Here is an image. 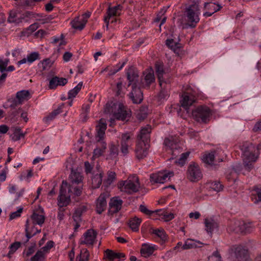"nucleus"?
<instances>
[{
    "label": "nucleus",
    "instance_id": "nucleus-1",
    "mask_svg": "<svg viewBox=\"0 0 261 261\" xmlns=\"http://www.w3.org/2000/svg\"><path fill=\"white\" fill-rule=\"evenodd\" d=\"M244 169L250 171L253 168V164L257 160L261 149V144L257 146L249 142H243L240 145Z\"/></svg>",
    "mask_w": 261,
    "mask_h": 261
},
{
    "label": "nucleus",
    "instance_id": "nucleus-46",
    "mask_svg": "<svg viewBox=\"0 0 261 261\" xmlns=\"http://www.w3.org/2000/svg\"><path fill=\"white\" fill-rule=\"evenodd\" d=\"M166 44L169 48L173 50L174 52L180 47V44L175 42L172 39L166 40Z\"/></svg>",
    "mask_w": 261,
    "mask_h": 261
},
{
    "label": "nucleus",
    "instance_id": "nucleus-45",
    "mask_svg": "<svg viewBox=\"0 0 261 261\" xmlns=\"http://www.w3.org/2000/svg\"><path fill=\"white\" fill-rule=\"evenodd\" d=\"M83 83H79L73 89L70 90L68 94V98L71 99L75 97L82 89Z\"/></svg>",
    "mask_w": 261,
    "mask_h": 261
},
{
    "label": "nucleus",
    "instance_id": "nucleus-62",
    "mask_svg": "<svg viewBox=\"0 0 261 261\" xmlns=\"http://www.w3.org/2000/svg\"><path fill=\"white\" fill-rule=\"evenodd\" d=\"M23 208L19 207L16 212L12 213L10 215V219L13 220L20 216L21 213L22 212Z\"/></svg>",
    "mask_w": 261,
    "mask_h": 261
},
{
    "label": "nucleus",
    "instance_id": "nucleus-23",
    "mask_svg": "<svg viewBox=\"0 0 261 261\" xmlns=\"http://www.w3.org/2000/svg\"><path fill=\"white\" fill-rule=\"evenodd\" d=\"M27 221H30L31 223L41 226L45 221V216L43 212L42 211L34 212L30 218L28 219Z\"/></svg>",
    "mask_w": 261,
    "mask_h": 261
},
{
    "label": "nucleus",
    "instance_id": "nucleus-7",
    "mask_svg": "<svg viewBox=\"0 0 261 261\" xmlns=\"http://www.w3.org/2000/svg\"><path fill=\"white\" fill-rule=\"evenodd\" d=\"M73 193L69 192L68 184L66 181H62L60 195L58 198V205L59 207L66 206L70 202V197Z\"/></svg>",
    "mask_w": 261,
    "mask_h": 261
},
{
    "label": "nucleus",
    "instance_id": "nucleus-6",
    "mask_svg": "<svg viewBox=\"0 0 261 261\" xmlns=\"http://www.w3.org/2000/svg\"><path fill=\"white\" fill-rule=\"evenodd\" d=\"M197 93L190 86H187V88L181 95L182 98L180 102L181 106L186 110H188L196 101Z\"/></svg>",
    "mask_w": 261,
    "mask_h": 261
},
{
    "label": "nucleus",
    "instance_id": "nucleus-35",
    "mask_svg": "<svg viewBox=\"0 0 261 261\" xmlns=\"http://www.w3.org/2000/svg\"><path fill=\"white\" fill-rule=\"evenodd\" d=\"M144 81L145 82V87L147 88L149 87L150 84L155 81L153 71L150 69H147L144 72Z\"/></svg>",
    "mask_w": 261,
    "mask_h": 261
},
{
    "label": "nucleus",
    "instance_id": "nucleus-36",
    "mask_svg": "<svg viewBox=\"0 0 261 261\" xmlns=\"http://www.w3.org/2000/svg\"><path fill=\"white\" fill-rule=\"evenodd\" d=\"M204 224L206 231L210 233H212L215 229L218 227V223L212 218H205Z\"/></svg>",
    "mask_w": 261,
    "mask_h": 261
},
{
    "label": "nucleus",
    "instance_id": "nucleus-14",
    "mask_svg": "<svg viewBox=\"0 0 261 261\" xmlns=\"http://www.w3.org/2000/svg\"><path fill=\"white\" fill-rule=\"evenodd\" d=\"M90 16L91 13L89 12H87L85 13L82 14L81 16L75 17L71 22L72 27L76 30H83L84 28L88 21V19L90 17Z\"/></svg>",
    "mask_w": 261,
    "mask_h": 261
},
{
    "label": "nucleus",
    "instance_id": "nucleus-21",
    "mask_svg": "<svg viewBox=\"0 0 261 261\" xmlns=\"http://www.w3.org/2000/svg\"><path fill=\"white\" fill-rule=\"evenodd\" d=\"M122 203V200L118 197H115L111 199L109 213L111 215L118 213L121 208Z\"/></svg>",
    "mask_w": 261,
    "mask_h": 261
},
{
    "label": "nucleus",
    "instance_id": "nucleus-30",
    "mask_svg": "<svg viewBox=\"0 0 261 261\" xmlns=\"http://www.w3.org/2000/svg\"><path fill=\"white\" fill-rule=\"evenodd\" d=\"M241 224L242 223V221L241 220H232L230 221L227 230L228 231L230 232H234L236 233H241Z\"/></svg>",
    "mask_w": 261,
    "mask_h": 261
},
{
    "label": "nucleus",
    "instance_id": "nucleus-25",
    "mask_svg": "<svg viewBox=\"0 0 261 261\" xmlns=\"http://www.w3.org/2000/svg\"><path fill=\"white\" fill-rule=\"evenodd\" d=\"M151 132V127L150 125H147L143 127L140 130L139 134L138 135L137 140L149 143L150 134Z\"/></svg>",
    "mask_w": 261,
    "mask_h": 261
},
{
    "label": "nucleus",
    "instance_id": "nucleus-39",
    "mask_svg": "<svg viewBox=\"0 0 261 261\" xmlns=\"http://www.w3.org/2000/svg\"><path fill=\"white\" fill-rule=\"evenodd\" d=\"M102 175L101 173L97 174L91 179L93 188L96 189L100 187L102 182Z\"/></svg>",
    "mask_w": 261,
    "mask_h": 261
},
{
    "label": "nucleus",
    "instance_id": "nucleus-8",
    "mask_svg": "<svg viewBox=\"0 0 261 261\" xmlns=\"http://www.w3.org/2000/svg\"><path fill=\"white\" fill-rule=\"evenodd\" d=\"M187 176L188 179L192 182L199 180L202 177V174L197 164L191 163L188 168Z\"/></svg>",
    "mask_w": 261,
    "mask_h": 261
},
{
    "label": "nucleus",
    "instance_id": "nucleus-29",
    "mask_svg": "<svg viewBox=\"0 0 261 261\" xmlns=\"http://www.w3.org/2000/svg\"><path fill=\"white\" fill-rule=\"evenodd\" d=\"M156 249V247L155 245L144 243L142 245L140 253L142 256L148 257L150 256Z\"/></svg>",
    "mask_w": 261,
    "mask_h": 261
},
{
    "label": "nucleus",
    "instance_id": "nucleus-5",
    "mask_svg": "<svg viewBox=\"0 0 261 261\" xmlns=\"http://www.w3.org/2000/svg\"><path fill=\"white\" fill-rule=\"evenodd\" d=\"M193 119L197 122L207 123L212 115L211 109L206 106H200L197 107L192 112Z\"/></svg>",
    "mask_w": 261,
    "mask_h": 261
},
{
    "label": "nucleus",
    "instance_id": "nucleus-26",
    "mask_svg": "<svg viewBox=\"0 0 261 261\" xmlns=\"http://www.w3.org/2000/svg\"><path fill=\"white\" fill-rule=\"evenodd\" d=\"M105 257L110 261H113L116 259H122L124 260L125 255L122 252H115L110 249H107L105 251Z\"/></svg>",
    "mask_w": 261,
    "mask_h": 261
},
{
    "label": "nucleus",
    "instance_id": "nucleus-63",
    "mask_svg": "<svg viewBox=\"0 0 261 261\" xmlns=\"http://www.w3.org/2000/svg\"><path fill=\"white\" fill-rule=\"evenodd\" d=\"M140 211L147 215H151L153 213H155V211H151L149 210L146 206L144 205H141L139 207Z\"/></svg>",
    "mask_w": 261,
    "mask_h": 261
},
{
    "label": "nucleus",
    "instance_id": "nucleus-43",
    "mask_svg": "<svg viewBox=\"0 0 261 261\" xmlns=\"http://www.w3.org/2000/svg\"><path fill=\"white\" fill-rule=\"evenodd\" d=\"M109 158L113 160L116 159L117 158L119 153L118 146L114 144H111L109 146Z\"/></svg>",
    "mask_w": 261,
    "mask_h": 261
},
{
    "label": "nucleus",
    "instance_id": "nucleus-10",
    "mask_svg": "<svg viewBox=\"0 0 261 261\" xmlns=\"http://www.w3.org/2000/svg\"><path fill=\"white\" fill-rule=\"evenodd\" d=\"M97 232L93 229H88L80 239V244L87 246H92L95 243Z\"/></svg>",
    "mask_w": 261,
    "mask_h": 261
},
{
    "label": "nucleus",
    "instance_id": "nucleus-47",
    "mask_svg": "<svg viewBox=\"0 0 261 261\" xmlns=\"http://www.w3.org/2000/svg\"><path fill=\"white\" fill-rule=\"evenodd\" d=\"M107 178L105 182L107 186H110L116 179V174L112 171H109L107 173Z\"/></svg>",
    "mask_w": 261,
    "mask_h": 261
},
{
    "label": "nucleus",
    "instance_id": "nucleus-19",
    "mask_svg": "<svg viewBox=\"0 0 261 261\" xmlns=\"http://www.w3.org/2000/svg\"><path fill=\"white\" fill-rule=\"evenodd\" d=\"M107 193H101L96 200V210L98 214H101L106 208L107 199L109 197Z\"/></svg>",
    "mask_w": 261,
    "mask_h": 261
},
{
    "label": "nucleus",
    "instance_id": "nucleus-38",
    "mask_svg": "<svg viewBox=\"0 0 261 261\" xmlns=\"http://www.w3.org/2000/svg\"><path fill=\"white\" fill-rule=\"evenodd\" d=\"M152 233L159 238L162 241L165 242L168 240V236L164 229L156 228L152 230Z\"/></svg>",
    "mask_w": 261,
    "mask_h": 261
},
{
    "label": "nucleus",
    "instance_id": "nucleus-24",
    "mask_svg": "<svg viewBox=\"0 0 261 261\" xmlns=\"http://www.w3.org/2000/svg\"><path fill=\"white\" fill-rule=\"evenodd\" d=\"M155 69L160 85L162 88H165L166 82L164 81L163 77V75L165 73L163 64L161 63H156L155 65Z\"/></svg>",
    "mask_w": 261,
    "mask_h": 261
},
{
    "label": "nucleus",
    "instance_id": "nucleus-61",
    "mask_svg": "<svg viewBox=\"0 0 261 261\" xmlns=\"http://www.w3.org/2000/svg\"><path fill=\"white\" fill-rule=\"evenodd\" d=\"M9 60L8 59H6L4 60L0 58V71L3 72L6 70V67L8 65Z\"/></svg>",
    "mask_w": 261,
    "mask_h": 261
},
{
    "label": "nucleus",
    "instance_id": "nucleus-13",
    "mask_svg": "<svg viewBox=\"0 0 261 261\" xmlns=\"http://www.w3.org/2000/svg\"><path fill=\"white\" fill-rule=\"evenodd\" d=\"M149 144L145 141L137 140L135 148L136 158L139 159H142L146 157L148 154Z\"/></svg>",
    "mask_w": 261,
    "mask_h": 261
},
{
    "label": "nucleus",
    "instance_id": "nucleus-11",
    "mask_svg": "<svg viewBox=\"0 0 261 261\" xmlns=\"http://www.w3.org/2000/svg\"><path fill=\"white\" fill-rule=\"evenodd\" d=\"M120 150L123 155L129 153V149L133 145L132 135L130 133L122 134L120 142Z\"/></svg>",
    "mask_w": 261,
    "mask_h": 261
},
{
    "label": "nucleus",
    "instance_id": "nucleus-4",
    "mask_svg": "<svg viewBox=\"0 0 261 261\" xmlns=\"http://www.w3.org/2000/svg\"><path fill=\"white\" fill-rule=\"evenodd\" d=\"M83 176L80 172L72 171L69 176V192L73 193L75 196H80L83 187Z\"/></svg>",
    "mask_w": 261,
    "mask_h": 261
},
{
    "label": "nucleus",
    "instance_id": "nucleus-15",
    "mask_svg": "<svg viewBox=\"0 0 261 261\" xmlns=\"http://www.w3.org/2000/svg\"><path fill=\"white\" fill-rule=\"evenodd\" d=\"M235 259L234 261H247L248 259V250L242 246H233L231 248Z\"/></svg>",
    "mask_w": 261,
    "mask_h": 261
},
{
    "label": "nucleus",
    "instance_id": "nucleus-56",
    "mask_svg": "<svg viewBox=\"0 0 261 261\" xmlns=\"http://www.w3.org/2000/svg\"><path fill=\"white\" fill-rule=\"evenodd\" d=\"M28 62L30 64L32 63L35 61L39 59V54L38 52H33L27 56Z\"/></svg>",
    "mask_w": 261,
    "mask_h": 261
},
{
    "label": "nucleus",
    "instance_id": "nucleus-34",
    "mask_svg": "<svg viewBox=\"0 0 261 261\" xmlns=\"http://www.w3.org/2000/svg\"><path fill=\"white\" fill-rule=\"evenodd\" d=\"M141 222V218L134 216L129 219L128 225L133 231H138Z\"/></svg>",
    "mask_w": 261,
    "mask_h": 261
},
{
    "label": "nucleus",
    "instance_id": "nucleus-49",
    "mask_svg": "<svg viewBox=\"0 0 261 261\" xmlns=\"http://www.w3.org/2000/svg\"><path fill=\"white\" fill-rule=\"evenodd\" d=\"M31 261H45V254L42 250L38 251L36 254L31 257Z\"/></svg>",
    "mask_w": 261,
    "mask_h": 261
},
{
    "label": "nucleus",
    "instance_id": "nucleus-51",
    "mask_svg": "<svg viewBox=\"0 0 261 261\" xmlns=\"http://www.w3.org/2000/svg\"><path fill=\"white\" fill-rule=\"evenodd\" d=\"M196 242L193 240L188 239L182 246V250H188L196 247Z\"/></svg>",
    "mask_w": 261,
    "mask_h": 261
},
{
    "label": "nucleus",
    "instance_id": "nucleus-18",
    "mask_svg": "<svg viewBox=\"0 0 261 261\" xmlns=\"http://www.w3.org/2000/svg\"><path fill=\"white\" fill-rule=\"evenodd\" d=\"M127 79L129 81L128 86L136 85L137 82L139 81V72L136 68L131 66L129 67L126 72Z\"/></svg>",
    "mask_w": 261,
    "mask_h": 261
},
{
    "label": "nucleus",
    "instance_id": "nucleus-33",
    "mask_svg": "<svg viewBox=\"0 0 261 261\" xmlns=\"http://www.w3.org/2000/svg\"><path fill=\"white\" fill-rule=\"evenodd\" d=\"M155 212L160 217V219L166 222L169 221L174 218L172 213H169L165 210H156Z\"/></svg>",
    "mask_w": 261,
    "mask_h": 261
},
{
    "label": "nucleus",
    "instance_id": "nucleus-17",
    "mask_svg": "<svg viewBox=\"0 0 261 261\" xmlns=\"http://www.w3.org/2000/svg\"><path fill=\"white\" fill-rule=\"evenodd\" d=\"M16 97L18 101L15 99L13 100V103L11 105V107H15L18 104H22L23 102L27 101L31 98V94L28 90H21L16 93Z\"/></svg>",
    "mask_w": 261,
    "mask_h": 261
},
{
    "label": "nucleus",
    "instance_id": "nucleus-22",
    "mask_svg": "<svg viewBox=\"0 0 261 261\" xmlns=\"http://www.w3.org/2000/svg\"><path fill=\"white\" fill-rule=\"evenodd\" d=\"M133 90L129 93L130 99L134 103H140L143 100V93L141 89L137 87L136 85L132 86Z\"/></svg>",
    "mask_w": 261,
    "mask_h": 261
},
{
    "label": "nucleus",
    "instance_id": "nucleus-20",
    "mask_svg": "<svg viewBox=\"0 0 261 261\" xmlns=\"http://www.w3.org/2000/svg\"><path fill=\"white\" fill-rule=\"evenodd\" d=\"M35 224L30 222V221H26L25 231L27 239L25 243L28 242L36 234L41 232V229H38L37 227H35Z\"/></svg>",
    "mask_w": 261,
    "mask_h": 261
},
{
    "label": "nucleus",
    "instance_id": "nucleus-48",
    "mask_svg": "<svg viewBox=\"0 0 261 261\" xmlns=\"http://www.w3.org/2000/svg\"><path fill=\"white\" fill-rule=\"evenodd\" d=\"M215 158V154L214 152L205 153L202 158V160L204 163L208 164H213Z\"/></svg>",
    "mask_w": 261,
    "mask_h": 261
},
{
    "label": "nucleus",
    "instance_id": "nucleus-59",
    "mask_svg": "<svg viewBox=\"0 0 261 261\" xmlns=\"http://www.w3.org/2000/svg\"><path fill=\"white\" fill-rule=\"evenodd\" d=\"M209 261H222L221 256L219 252L216 250L214 252L212 255L208 257Z\"/></svg>",
    "mask_w": 261,
    "mask_h": 261
},
{
    "label": "nucleus",
    "instance_id": "nucleus-54",
    "mask_svg": "<svg viewBox=\"0 0 261 261\" xmlns=\"http://www.w3.org/2000/svg\"><path fill=\"white\" fill-rule=\"evenodd\" d=\"M106 129L107 124L106 121L103 119H101L99 120L98 124L96 126V132H99L105 133Z\"/></svg>",
    "mask_w": 261,
    "mask_h": 261
},
{
    "label": "nucleus",
    "instance_id": "nucleus-44",
    "mask_svg": "<svg viewBox=\"0 0 261 261\" xmlns=\"http://www.w3.org/2000/svg\"><path fill=\"white\" fill-rule=\"evenodd\" d=\"M204 7L205 9L213 13L219 11L221 8V7L219 5H217L213 3H205Z\"/></svg>",
    "mask_w": 261,
    "mask_h": 261
},
{
    "label": "nucleus",
    "instance_id": "nucleus-2",
    "mask_svg": "<svg viewBox=\"0 0 261 261\" xmlns=\"http://www.w3.org/2000/svg\"><path fill=\"white\" fill-rule=\"evenodd\" d=\"M200 14L199 2L193 1L185 9V15L187 21L186 24L190 28H195L200 20Z\"/></svg>",
    "mask_w": 261,
    "mask_h": 261
},
{
    "label": "nucleus",
    "instance_id": "nucleus-64",
    "mask_svg": "<svg viewBox=\"0 0 261 261\" xmlns=\"http://www.w3.org/2000/svg\"><path fill=\"white\" fill-rule=\"evenodd\" d=\"M54 245V242L52 241H49L47 242L46 244L42 248L43 252H47Z\"/></svg>",
    "mask_w": 261,
    "mask_h": 261
},
{
    "label": "nucleus",
    "instance_id": "nucleus-32",
    "mask_svg": "<svg viewBox=\"0 0 261 261\" xmlns=\"http://www.w3.org/2000/svg\"><path fill=\"white\" fill-rule=\"evenodd\" d=\"M107 148L106 142H96V148L93 150V158H98L105 151Z\"/></svg>",
    "mask_w": 261,
    "mask_h": 261
},
{
    "label": "nucleus",
    "instance_id": "nucleus-3",
    "mask_svg": "<svg viewBox=\"0 0 261 261\" xmlns=\"http://www.w3.org/2000/svg\"><path fill=\"white\" fill-rule=\"evenodd\" d=\"M117 187L121 192L128 194L136 193L140 188L139 177L136 175L129 176L126 180L119 181Z\"/></svg>",
    "mask_w": 261,
    "mask_h": 261
},
{
    "label": "nucleus",
    "instance_id": "nucleus-41",
    "mask_svg": "<svg viewBox=\"0 0 261 261\" xmlns=\"http://www.w3.org/2000/svg\"><path fill=\"white\" fill-rule=\"evenodd\" d=\"M63 108V105L59 106L56 110H55L52 113L45 117L44 118V121L46 122H48L49 121L53 120L57 115L62 112Z\"/></svg>",
    "mask_w": 261,
    "mask_h": 261
},
{
    "label": "nucleus",
    "instance_id": "nucleus-57",
    "mask_svg": "<svg viewBox=\"0 0 261 261\" xmlns=\"http://www.w3.org/2000/svg\"><path fill=\"white\" fill-rule=\"evenodd\" d=\"M210 188L212 190L219 192L223 189L222 185L218 181H213L209 184Z\"/></svg>",
    "mask_w": 261,
    "mask_h": 261
},
{
    "label": "nucleus",
    "instance_id": "nucleus-9",
    "mask_svg": "<svg viewBox=\"0 0 261 261\" xmlns=\"http://www.w3.org/2000/svg\"><path fill=\"white\" fill-rule=\"evenodd\" d=\"M174 173L171 171H163L153 173L150 176V180L152 183L163 184L173 176Z\"/></svg>",
    "mask_w": 261,
    "mask_h": 261
},
{
    "label": "nucleus",
    "instance_id": "nucleus-58",
    "mask_svg": "<svg viewBox=\"0 0 261 261\" xmlns=\"http://www.w3.org/2000/svg\"><path fill=\"white\" fill-rule=\"evenodd\" d=\"M83 213V209L81 207L78 208L75 210L73 214L72 218L74 221H81V216Z\"/></svg>",
    "mask_w": 261,
    "mask_h": 261
},
{
    "label": "nucleus",
    "instance_id": "nucleus-50",
    "mask_svg": "<svg viewBox=\"0 0 261 261\" xmlns=\"http://www.w3.org/2000/svg\"><path fill=\"white\" fill-rule=\"evenodd\" d=\"M53 62L50 59H46L42 60L39 64V66L42 68V70H48L53 65Z\"/></svg>",
    "mask_w": 261,
    "mask_h": 261
},
{
    "label": "nucleus",
    "instance_id": "nucleus-16",
    "mask_svg": "<svg viewBox=\"0 0 261 261\" xmlns=\"http://www.w3.org/2000/svg\"><path fill=\"white\" fill-rule=\"evenodd\" d=\"M115 119L119 120H127L131 116V111L123 105L120 103L117 113L114 114Z\"/></svg>",
    "mask_w": 261,
    "mask_h": 261
},
{
    "label": "nucleus",
    "instance_id": "nucleus-52",
    "mask_svg": "<svg viewBox=\"0 0 261 261\" xmlns=\"http://www.w3.org/2000/svg\"><path fill=\"white\" fill-rule=\"evenodd\" d=\"M24 137V134L21 130V129L17 127L15 128L13 136L12 137V139L16 141L20 140L21 138Z\"/></svg>",
    "mask_w": 261,
    "mask_h": 261
},
{
    "label": "nucleus",
    "instance_id": "nucleus-28",
    "mask_svg": "<svg viewBox=\"0 0 261 261\" xmlns=\"http://www.w3.org/2000/svg\"><path fill=\"white\" fill-rule=\"evenodd\" d=\"M164 144L166 147V150L169 149L173 155H176L175 152L178 149V145L172 137L166 138L164 140Z\"/></svg>",
    "mask_w": 261,
    "mask_h": 261
},
{
    "label": "nucleus",
    "instance_id": "nucleus-53",
    "mask_svg": "<svg viewBox=\"0 0 261 261\" xmlns=\"http://www.w3.org/2000/svg\"><path fill=\"white\" fill-rule=\"evenodd\" d=\"M252 191L253 193L252 194V199L253 198V197L257 196L258 199H256L255 197V200L254 201L255 203H257L261 201V188L255 187L253 188Z\"/></svg>",
    "mask_w": 261,
    "mask_h": 261
},
{
    "label": "nucleus",
    "instance_id": "nucleus-27",
    "mask_svg": "<svg viewBox=\"0 0 261 261\" xmlns=\"http://www.w3.org/2000/svg\"><path fill=\"white\" fill-rule=\"evenodd\" d=\"M67 83L66 79L56 76L49 80L48 88L49 89H55L58 86H64Z\"/></svg>",
    "mask_w": 261,
    "mask_h": 261
},
{
    "label": "nucleus",
    "instance_id": "nucleus-40",
    "mask_svg": "<svg viewBox=\"0 0 261 261\" xmlns=\"http://www.w3.org/2000/svg\"><path fill=\"white\" fill-rule=\"evenodd\" d=\"M35 18L37 21L40 22L42 24L49 23L53 19L51 15H43L42 14H36Z\"/></svg>",
    "mask_w": 261,
    "mask_h": 261
},
{
    "label": "nucleus",
    "instance_id": "nucleus-37",
    "mask_svg": "<svg viewBox=\"0 0 261 261\" xmlns=\"http://www.w3.org/2000/svg\"><path fill=\"white\" fill-rule=\"evenodd\" d=\"M242 223L241 224V233L246 234L250 233L254 230V225L252 222L242 221Z\"/></svg>",
    "mask_w": 261,
    "mask_h": 261
},
{
    "label": "nucleus",
    "instance_id": "nucleus-12",
    "mask_svg": "<svg viewBox=\"0 0 261 261\" xmlns=\"http://www.w3.org/2000/svg\"><path fill=\"white\" fill-rule=\"evenodd\" d=\"M123 10V6L121 5L113 7H109L105 17L111 20V23L116 22L118 20L117 17L121 15Z\"/></svg>",
    "mask_w": 261,
    "mask_h": 261
},
{
    "label": "nucleus",
    "instance_id": "nucleus-42",
    "mask_svg": "<svg viewBox=\"0 0 261 261\" xmlns=\"http://www.w3.org/2000/svg\"><path fill=\"white\" fill-rule=\"evenodd\" d=\"M90 253L87 249H83L80 254L76 256V261H89Z\"/></svg>",
    "mask_w": 261,
    "mask_h": 261
},
{
    "label": "nucleus",
    "instance_id": "nucleus-60",
    "mask_svg": "<svg viewBox=\"0 0 261 261\" xmlns=\"http://www.w3.org/2000/svg\"><path fill=\"white\" fill-rule=\"evenodd\" d=\"M126 64V62H123L122 63H118L116 65V68L113 70H110L109 75H112L120 70Z\"/></svg>",
    "mask_w": 261,
    "mask_h": 261
},
{
    "label": "nucleus",
    "instance_id": "nucleus-55",
    "mask_svg": "<svg viewBox=\"0 0 261 261\" xmlns=\"http://www.w3.org/2000/svg\"><path fill=\"white\" fill-rule=\"evenodd\" d=\"M20 247V243L16 242L11 245L9 247V252L8 254V256L10 257L11 255L13 254L19 247Z\"/></svg>",
    "mask_w": 261,
    "mask_h": 261
},
{
    "label": "nucleus",
    "instance_id": "nucleus-31",
    "mask_svg": "<svg viewBox=\"0 0 261 261\" xmlns=\"http://www.w3.org/2000/svg\"><path fill=\"white\" fill-rule=\"evenodd\" d=\"M107 148L106 142H96V148L93 150V158H98L105 151Z\"/></svg>",
    "mask_w": 261,
    "mask_h": 261
}]
</instances>
